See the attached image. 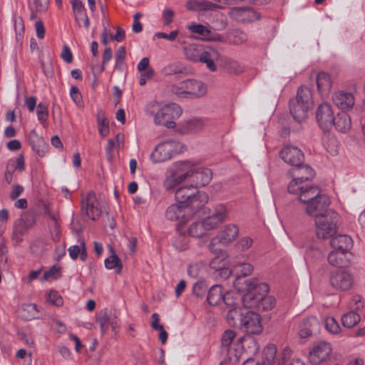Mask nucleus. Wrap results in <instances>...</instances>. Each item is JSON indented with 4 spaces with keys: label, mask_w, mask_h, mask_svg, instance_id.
Wrapping results in <instances>:
<instances>
[{
    "label": "nucleus",
    "mask_w": 365,
    "mask_h": 365,
    "mask_svg": "<svg viewBox=\"0 0 365 365\" xmlns=\"http://www.w3.org/2000/svg\"><path fill=\"white\" fill-rule=\"evenodd\" d=\"M290 173L293 180L289 184L287 190L289 193L297 195L298 200L307 205L306 212L314 213L317 210L314 203H318V210H322L329 203V196L322 194L317 186L301 185L303 182L312 180L315 175L314 170L309 165L303 163L294 165L290 170Z\"/></svg>",
    "instance_id": "obj_1"
},
{
    "label": "nucleus",
    "mask_w": 365,
    "mask_h": 365,
    "mask_svg": "<svg viewBox=\"0 0 365 365\" xmlns=\"http://www.w3.org/2000/svg\"><path fill=\"white\" fill-rule=\"evenodd\" d=\"M314 207L318 206V203L314 204ZM330 202L324 207L317 209L314 213L307 212L309 215L316 217V233L319 238L326 239L332 237L337 229V222L339 215L337 212L329 209Z\"/></svg>",
    "instance_id": "obj_2"
},
{
    "label": "nucleus",
    "mask_w": 365,
    "mask_h": 365,
    "mask_svg": "<svg viewBox=\"0 0 365 365\" xmlns=\"http://www.w3.org/2000/svg\"><path fill=\"white\" fill-rule=\"evenodd\" d=\"M175 197L178 204L190 209L192 214L202 209L209 200L206 192H200L191 183L178 188L175 192Z\"/></svg>",
    "instance_id": "obj_3"
},
{
    "label": "nucleus",
    "mask_w": 365,
    "mask_h": 365,
    "mask_svg": "<svg viewBox=\"0 0 365 365\" xmlns=\"http://www.w3.org/2000/svg\"><path fill=\"white\" fill-rule=\"evenodd\" d=\"M312 104V91L305 86L299 87L296 97L289 101V111L294 120L303 123L307 118Z\"/></svg>",
    "instance_id": "obj_4"
},
{
    "label": "nucleus",
    "mask_w": 365,
    "mask_h": 365,
    "mask_svg": "<svg viewBox=\"0 0 365 365\" xmlns=\"http://www.w3.org/2000/svg\"><path fill=\"white\" fill-rule=\"evenodd\" d=\"M194 163L189 160L178 161L167 170L166 178L163 182L166 190H174L177 186L187 180H190Z\"/></svg>",
    "instance_id": "obj_5"
},
{
    "label": "nucleus",
    "mask_w": 365,
    "mask_h": 365,
    "mask_svg": "<svg viewBox=\"0 0 365 365\" xmlns=\"http://www.w3.org/2000/svg\"><path fill=\"white\" fill-rule=\"evenodd\" d=\"M170 91L179 98L195 99L207 94V86L201 81L189 78L172 85Z\"/></svg>",
    "instance_id": "obj_6"
},
{
    "label": "nucleus",
    "mask_w": 365,
    "mask_h": 365,
    "mask_svg": "<svg viewBox=\"0 0 365 365\" xmlns=\"http://www.w3.org/2000/svg\"><path fill=\"white\" fill-rule=\"evenodd\" d=\"M182 149V144L178 140H165L155 146L150 154V158L154 163L164 162L181 153Z\"/></svg>",
    "instance_id": "obj_7"
},
{
    "label": "nucleus",
    "mask_w": 365,
    "mask_h": 365,
    "mask_svg": "<svg viewBox=\"0 0 365 365\" xmlns=\"http://www.w3.org/2000/svg\"><path fill=\"white\" fill-rule=\"evenodd\" d=\"M182 113V110L178 104L168 103L160 108L155 114V123L168 128H173L176 125L175 120L181 115Z\"/></svg>",
    "instance_id": "obj_8"
},
{
    "label": "nucleus",
    "mask_w": 365,
    "mask_h": 365,
    "mask_svg": "<svg viewBox=\"0 0 365 365\" xmlns=\"http://www.w3.org/2000/svg\"><path fill=\"white\" fill-rule=\"evenodd\" d=\"M329 282L335 291L348 292L354 287V277L349 271L339 269L331 272Z\"/></svg>",
    "instance_id": "obj_9"
},
{
    "label": "nucleus",
    "mask_w": 365,
    "mask_h": 365,
    "mask_svg": "<svg viewBox=\"0 0 365 365\" xmlns=\"http://www.w3.org/2000/svg\"><path fill=\"white\" fill-rule=\"evenodd\" d=\"M247 293L242 298L244 307L247 308H258L262 292L259 290L260 284L257 279H245Z\"/></svg>",
    "instance_id": "obj_10"
},
{
    "label": "nucleus",
    "mask_w": 365,
    "mask_h": 365,
    "mask_svg": "<svg viewBox=\"0 0 365 365\" xmlns=\"http://www.w3.org/2000/svg\"><path fill=\"white\" fill-rule=\"evenodd\" d=\"M235 332L233 330H226L221 338L222 351L226 353L229 360L232 363H238L241 358V351L235 346H231L232 342L235 338Z\"/></svg>",
    "instance_id": "obj_11"
},
{
    "label": "nucleus",
    "mask_w": 365,
    "mask_h": 365,
    "mask_svg": "<svg viewBox=\"0 0 365 365\" xmlns=\"http://www.w3.org/2000/svg\"><path fill=\"white\" fill-rule=\"evenodd\" d=\"M81 211L94 221L101 215V207L93 191H89L86 197L81 200Z\"/></svg>",
    "instance_id": "obj_12"
},
{
    "label": "nucleus",
    "mask_w": 365,
    "mask_h": 365,
    "mask_svg": "<svg viewBox=\"0 0 365 365\" xmlns=\"http://www.w3.org/2000/svg\"><path fill=\"white\" fill-rule=\"evenodd\" d=\"M334 111L328 103H321L316 110V118L319 126L324 131L329 130L334 123Z\"/></svg>",
    "instance_id": "obj_13"
},
{
    "label": "nucleus",
    "mask_w": 365,
    "mask_h": 365,
    "mask_svg": "<svg viewBox=\"0 0 365 365\" xmlns=\"http://www.w3.org/2000/svg\"><path fill=\"white\" fill-rule=\"evenodd\" d=\"M239 329L247 335L258 334L262 331L261 317L252 311L245 312V316Z\"/></svg>",
    "instance_id": "obj_14"
},
{
    "label": "nucleus",
    "mask_w": 365,
    "mask_h": 365,
    "mask_svg": "<svg viewBox=\"0 0 365 365\" xmlns=\"http://www.w3.org/2000/svg\"><path fill=\"white\" fill-rule=\"evenodd\" d=\"M207 123L206 118L195 117L185 120L178 125L177 130L182 135L195 134L200 132Z\"/></svg>",
    "instance_id": "obj_15"
},
{
    "label": "nucleus",
    "mask_w": 365,
    "mask_h": 365,
    "mask_svg": "<svg viewBox=\"0 0 365 365\" xmlns=\"http://www.w3.org/2000/svg\"><path fill=\"white\" fill-rule=\"evenodd\" d=\"M228 15L231 19L241 23H250L260 19L259 14L248 6L232 7Z\"/></svg>",
    "instance_id": "obj_16"
},
{
    "label": "nucleus",
    "mask_w": 365,
    "mask_h": 365,
    "mask_svg": "<svg viewBox=\"0 0 365 365\" xmlns=\"http://www.w3.org/2000/svg\"><path fill=\"white\" fill-rule=\"evenodd\" d=\"M194 214L192 210L180 204L172 205L168 207L165 212L167 219L179 221V226H183Z\"/></svg>",
    "instance_id": "obj_17"
},
{
    "label": "nucleus",
    "mask_w": 365,
    "mask_h": 365,
    "mask_svg": "<svg viewBox=\"0 0 365 365\" xmlns=\"http://www.w3.org/2000/svg\"><path fill=\"white\" fill-rule=\"evenodd\" d=\"M279 156L286 163L293 167L302 164L304 160L302 151L292 145L284 146L280 151Z\"/></svg>",
    "instance_id": "obj_18"
},
{
    "label": "nucleus",
    "mask_w": 365,
    "mask_h": 365,
    "mask_svg": "<svg viewBox=\"0 0 365 365\" xmlns=\"http://www.w3.org/2000/svg\"><path fill=\"white\" fill-rule=\"evenodd\" d=\"M212 178V172L207 168H202L194 164L190 181L197 189L210 183Z\"/></svg>",
    "instance_id": "obj_19"
},
{
    "label": "nucleus",
    "mask_w": 365,
    "mask_h": 365,
    "mask_svg": "<svg viewBox=\"0 0 365 365\" xmlns=\"http://www.w3.org/2000/svg\"><path fill=\"white\" fill-rule=\"evenodd\" d=\"M329 344L323 342L315 346L309 352V361L314 365H319L327 359L331 353Z\"/></svg>",
    "instance_id": "obj_20"
},
{
    "label": "nucleus",
    "mask_w": 365,
    "mask_h": 365,
    "mask_svg": "<svg viewBox=\"0 0 365 365\" xmlns=\"http://www.w3.org/2000/svg\"><path fill=\"white\" fill-rule=\"evenodd\" d=\"M220 56L219 51L211 46H204L201 53L198 62L206 64L207 68L212 72L216 71L217 66L215 61H217Z\"/></svg>",
    "instance_id": "obj_21"
},
{
    "label": "nucleus",
    "mask_w": 365,
    "mask_h": 365,
    "mask_svg": "<svg viewBox=\"0 0 365 365\" xmlns=\"http://www.w3.org/2000/svg\"><path fill=\"white\" fill-rule=\"evenodd\" d=\"M235 346L241 351V356L243 353L248 354H255L259 350V346L256 339L251 336H241L238 339L237 343L235 344Z\"/></svg>",
    "instance_id": "obj_22"
},
{
    "label": "nucleus",
    "mask_w": 365,
    "mask_h": 365,
    "mask_svg": "<svg viewBox=\"0 0 365 365\" xmlns=\"http://www.w3.org/2000/svg\"><path fill=\"white\" fill-rule=\"evenodd\" d=\"M319 322L317 319L314 317H310L297 322V324H295V329L297 330L298 334L301 338H307L312 334V330L317 328Z\"/></svg>",
    "instance_id": "obj_23"
},
{
    "label": "nucleus",
    "mask_w": 365,
    "mask_h": 365,
    "mask_svg": "<svg viewBox=\"0 0 365 365\" xmlns=\"http://www.w3.org/2000/svg\"><path fill=\"white\" fill-rule=\"evenodd\" d=\"M332 101L336 107L344 110L351 108L354 105V98L350 93L336 92L332 96Z\"/></svg>",
    "instance_id": "obj_24"
},
{
    "label": "nucleus",
    "mask_w": 365,
    "mask_h": 365,
    "mask_svg": "<svg viewBox=\"0 0 365 365\" xmlns=\"http://www.w3.org/2000/svg\"><path fill=\"white\" fill-rule=\"evenodd\" d=\"M28 138L32 150L39 156H44L48 150V145L44 139L39 136L34 130L29 133Z\"/></svg>",
    "instance_id": "obj_25"
},
{
    "label": "nucleus",
    "mask_w": 365,
    "mask_h": 365,
    "mask_svg": "<svg viewBox=\"0 0 365 365\" xmlns=\"http://www.w3.org/2000/svg\"><path fill=\"white\" fill-rule=\"evenodd\" d=\"M259 290L262 292L259 304L257 309L267 311L272 309L275 305V299L270 295H267L269 292V286L267 283L260 282L258 285Z\"/></svg>",
    "instance_id": "obj_26"
},
{
    "label": "nucleus",
    "mask_w": 365,
    "mask_h": 365,
    "mask_svg": "<svg viewBox=\"0 0 365 365\" xmlns=\"http://www.w3.org/2000/svg\"><path fill=\"white\" fill-rule=\"evenodd\" d=\"M239 234V228L235 224L227 225L223 230H221L217 238L212 240V243L218 240L220 243L227 244L234 241Z\"/></svg>",
    "instance_id": "obj_27"
},
{
    "label": "nucleus",
    "mask_w": 365,
    "mask_h": 365,
    "mask_svg": "<svg viewBox=\"0 0 365 365\" xmlns=\"http://www.w3.org/2000/svg\"><path fill=\"white\" fill-rule=\"evenodd\" d=\"M248 310L240 307H231L227 310L226 319L230 326L240 328L245 316V312Z\"/></svg>",
    "instance_id": "obj_28"
},
{
    "label": "nucleus",
    "mask_w": 365,
    "mask_h": 365,
    "mask_svg": "<svg viewBox=\"0 0 365 365\" xmlns=\"http://www.w3.org/2000/svg\"><path fill=\"white\" fill-rule=\"evenodd\" d=\"M352 239L346 235H339L333 238L330 241V245L334 250H339L347 253L352 247Z\"/></svg>",
    "instance_id": "obj_29"
},
{
    "label": "nucleus",
    "mask_w": 365,
    "mask_h": 365,
    "mask_svg": "<svg viewBox=\"0 0 365 365\" xmlns=\"http://www.w3.org/2000/svg\"><path fill=\"white\" fill-rule=\"evenodd\" d=\"M333 125L341 133H346L351 129V120L349 115L344 111H341L334 118Z\"/></svg>",
    "instance_id": "obj_30"
},
{
    "label": "nucleus",
    "mask_w": 365,
    "mask_h": 365,
    "mask_svg": "<svg viewBox=\"0 0 365 365\" xmlns=\"http://www.w3.org/2000/svg\"><path fill=\"white\" fill-rule=\"evenodd\" d=\"M332 81L330 76L325 72H319L317 76L318 91L322 96L327 95L331 90Z\"/></svg>",
    "instance_id": "obj_31"
},
{
    "label": "nucleus",
    "mask_w": 365,
    "mask_h": 365,
    "mask_svg": "<svg viewBox=\"0 0 365 365\" xmlns=\"http://www.w3.org/2000/svg\"><path fill=\"white\" fill-rule=\"evenodd\" d=\"M223 296L222 287L219 284L213 285L207 292V303L210 306H217L222 301Z\"/></svg>",
    "instance_id": "obj_32"
},
{
    "label": "nucleus",
    "mask_w": 365,
    "mask_h": 365,
    "mask_svg": "<svg viewBox=\"0 0 365 365\" xmlns=\"http://www.w3.org/2000/svg\"><path fill=\"white\" fill-rule=\"evenodd\" d=\"M108 249L110 253V257H108L105 259V267L108 269H115V272L117 274H120L123 268L122 262L118 256L115 254V252L113 246L109 245Z\"/></svg>",
    "instance_id": "obj_33"
},
{
    "label": "nucleus",
    "mask_w": 365,
    "mask_h": 365,
    "mask_svg": "<svg viewBox=\"0 0 365 365\" xmlns=\"http://www.w3.org/2000/svg\"><path fill=\"white\" fill-rule=\"evenodd\" d=\"M346 254L344 252L334 250L328 255L329 263L335 267H345L349 264V260L346 258Z\"/></svg>",
    "instance_id": "obj_34"
},
{
    "label": "nucleus",
    "mask_w": 365,
    "mask_h": 365,
    "mask_svg": "<svg viewBox=\"0 0 365 365\" xmlns=\"http://www.w3.org/2000/svg\"><path fill=\"white\" fill-rule=\"evenodd\" d=\"M96 122L98 125V130L99 135L104 138L109 134V120L106 116V113L103 110L98 109L96 114Z\"/></svg>",
    "instance_id": "obj_35"
},
{
    "label": "nucleus",
    "mask_w": 365,
    "mask_h": 365,
    "mask_svg": "<svg viewBox=\"0 0 365 365\" xmlns=\"http://www.w3.org/2000/svg\"><path fill=\"white\" fill-rule=\"evenodd\" d=\"M203 48L204 46L202 45L192 43L185 47L184 54L187 59L198 62Z\"/></svg>",
    "instance_id": "obj_36"
},
{
    "label": "nucleus",
    "mask_w": 365,
    "mask_h": 365,
    "mask_svg": "<svg viewBox=\"0 0 365 365\" xmlns=\"http://www.w3.org/2000/svg\"><path fill=\"white\" fill-rule=\"evenodd\" d=\"M178 235L174 238L173 245L175 249L179 252L183 251L187 248L188 239L185 235V230L183 226L178 227Z\"/></svg>",
    "instance_id": "obj_37"
},
{
    "label": "nucleus",
    "mask_w": 365,
    "mask_h": 365,
    "mask_svg": "<svg viewBox=\"0 0 365 365\" xmlns=\"http://www.w3.org/2000/svg\"><path fill=\"white\" fill-rule=\"evenodd\" d=\"M71 4L76 24L81 27L80 21L87 15L84 4L81 0H71Z\"/></svg>",
    "instance_id": "obj_38"
},
{
    "label": "nucleus",
    "mask_w": 365,
    "mask_h": 365,
    "mask_svg": "<svg viewBox=\"0 0 365 365\" xmlns=\"http://www.w3.org/2000/svg\"><path fill=\"white\" fill-rule=\"evenodd\" d=\"M232 272L236 280H239L241 277L251 274L253 272V266L250 263H239L233 266Z\"/></svg>",
    "instance_id": "obj_39"
},
{
    "label": "nucleus",
    "mask_w": 365,
    "mask_h": 365,
    "mask_svg": "<svg viewBox=\"0 0 365 365\" xmlns=\"http://www.w3.org/2000/svg\"><path fill=\"white\" fill-rule=\"evenodd\" d=\"M206 230L202 221H195L190 224L189 227L185 230V232L192 237L199 238L206 234Z\"/></svg>",
    "instance_id": "obj_40"
},
{
    "label": "nucleus",
    "mask_w": 365,
    "mask_h": 365,
    "mask_svg": "<svg viewBox=\"0 0 365 365\" xmlns=\"http://www.w3.org/2000/svg\"><path fill=\"white\" fill-rule=\"evenodd\" d=\"M360 319L359 314L354 311H350L342 315L341 321L344 327L350 329L356 326Z\"/></svg>",
    "instance_id": "obj_41"
},
{
    "label": "nucleus",
    "mask_w": 365,
    "mask_h": 365,
    "mask_svg": "<svg viewBox=\"0 0 365 365\" xmlns=\"http://www.w3.org/2000/svg\"><path fill=\"white\" fill-rule=\"evenodd\" d=\"M35 223L34 217L31 219L29 217L19 219L15 222V231L16 233L22 235L26 230Z\"/></svg>",
    "instance_id": "obj_42"
},
{
    "label": "nucleus",
    "mask_w": 365,
    "mask_h": 365,
    "mask_svg": "<svg viewBox=\"0 0 365 365\" xmlns=\"http://www.w3.org/2000/svg\"><path fill=\"white\" fill-rule=\"evenodd\" d=\"M227 38L230 43L240 45L247 41V36L245 32L240 29H234L229 33Z\"/></svg>",
    "instance_id": "obj_43"
},
{
    "label": "nucleus",
    "mask_w": 365,
    "mask_h": 365,
    "mask_svg": "<svg viewBox=\"0 0 365 365\" xmlns=\"http://www.w3.org/2000/svg\"><path fill=\"white\" fill-rule=\"evenodd\" d=\"M163 71L165 75L171 76L180 73H186L187 68L183 66L182 63L175 62L165 66Z\"/></svg>",
    "instance_id": "obj_44"
},
{
    "label": "nucleus",
    "mask_w": 365,
    "mask_h": 365,
    "mask_svg": "<svg viewBox=\"0 0 365 365\" xmlns=\"http://www.w3.org/2000/svg\"><path fill=\"white\" fill-rule=\"evenodd\" d=\"M96 321L100 324L102 333H105L110 324H113L111 322V317L108 314L106 311H101L96 315Z\"/></svg>",
    "instance_id": "obj_45"
},
{
    "label": "nucleus",
    "mask_w": 365,
    "mask_h": 365,
    "mask_svg": "<svg viewBox=\"0 0 365 365\" xmlns=\"http://www.w3.org/2000/svg\"><path fill=\"white\" fill-rule=\"evenodd\" d=\"M36 114L38 120L43 126H46L48 123V105L40 103L37 105Z\"/></svg>",
    "instance_id": "obj_46"
},
{
    "label": "nucleus",
    "mask_w": 365,
    "mask_h": 365,
    "mask_svg": "<svg viewBox=\"0 0 365 365\" xmlns=\"http://www.w3.org/2000/svg\"><path fill=\"white\" fill-rule=\"evenodd\" d=\"M227 215V209L224 205H219L215 207L214 212L210 215L212 219L220 224L223 222Z\"/></svg>",
    "instance_id": "obj_47"
},
{
    "label": "nucleus",
    "mask_w": 365,
    "mask_h": 365,
    "mask_svg": "<svg viewBox=\"0 0 365 365\" xmlns=\"http://www.w3.org/2000/svg\"><path fill=\"white\" fill-rule=\"evenodd\" d=\"M188 29L192 33L200 35L202 40L210 34V29L202 24H192L188 26Z\"/></svg>",
    "instance_id": "obj_48"
},
{
    "label": "nucleus",
    "mask_w": 365,
    "mask_h": 365,
    "mask_svg": "<svg viewBox=\"0 0 365 365\" xmlns=\"http://www.w3.org/2000/svg\"><path fill=\"white\" fill-rule=\"evenodd\" d=\"M325 327L329 332L336 334L341 331L340 326L334 317H327L325 320Z\"/></svg>",
    "instance_id": "obj_49"
},
{
    "label": "nucleus",
    "mask_w": 365,
    "mask_h": 365,
    "mask_svg": "<svg viewBox=\"0 0 365 365\" xmlns=\"http://www.w3.org/2000/svg\"><path fill=\"white\" fill-rule=\"evenodd\" d=\"M365 302L362 299L359 295L353 296L351 301L349 303V307L351 311L356 312H361L364 308Z\"/></svg>",
    "instance_id": "obj_50"
},
{
    "label": "nucleus",
    "mask_w": 365,
    "mask_h": 365,
    "mask_svg": "<svg viewBox=\"0 0 365 365\" xmlns=\"http://www.w3.org/2000/svg\"><path fill=\"white\" fill-rule=\"evenodd\" d=\"M8 163L12 165L14 170L22 172L25 170L24 157L22 154L16 158L10 159Z\"/></svg>",
    "instance_id": "obj_51"
},
{
    "label": "nucleus",
    "mask_w": 365,
    "mask_h": 365,
    "mask_svg": "<svg viewBox=\"0 0 365 365\" xmlns=\"http://www.w3.org/2000/svg\"><path fill=\"white\" fill-rule=\"evenodd\" d=\"M277 349L274 344H269L264 348L263 354L267 364H271L274 361Z\"/></svg>",
    "instance_id": "obj_52"
},
{
    "label": "nucleus",
    "mask_w": 365,
    "mask_h": 365,
    "mask_svg": "<svg viewBox=\"0 0 365 365\" xmlns=\"http://www.w3.org/2000/svg\"><path fill=\"white\" fill-rule=\"evenodd\" d=\"M226 69L231 73H239L242 72L243 68L240 64L235 60L227 59L225 61Z\"/></svg>",
    "instance_id": "obj_53"
},
{
    "label": "nucleus",
    "mask_w": 365,
    "mask_h": 365,
    "mask_svg": "<svg viewBox=\"0 0 365 365\" xmlns=\"http://www.w3.org/2000/svg\"><path fill=\"white\" fill-rule=\"evenodd\" d=\"M70 96L72 100L75 102V103L78 107H83V102L82 98V95L79 91V89L78 87L73 86L71 88L70 91Z\"/></svg>",
    "instance_id": "obj_54"
},
{
    "label": "nucleus",
    "mask_w": 365,
    "mask_h": 365,
    "mask_svg": "<svg viewBox=\"0 0 365 365\" xmlns=\"http://www.w3.org/2000/svg\"><path fill=\"white\" fill-rule=\"evenodd\" d=\"M48 7V0H33L29 4L30 10L45 11Z\"/></svg>",
    "instance_id": "obj_55"
},
{
    "label": "nucleus",
    "mask_w": 365,
    "mask_h": 365,
    "mask_svg": "<svg viewBox=\"0 0 365 365\" xmlns=\"http://www.w3.org/2000/svg\"><path fill=\"white\" fill-rule=\"evenodd\" d=\"M252 238L245 237L240 240L235 247L238 252H243L248 250L252 246Z\"/></svg>",
    "instance_id": "obj_56"
},
{
    "label": "nucleus",
    "mask_w": 365,
    "mask_h": 365,
    "mask_svg": "<svg viewBox=\"0 0 365 365\" xmlns=\"http://www.w3.org/2000/svg\"><path fill=\"white\" fill-rule=\"evenodd\" d=\"M206 291L207 287L202 282H197L192 286V293L197 297L202 298Z\"/></svg>",
    "instance_id": "obj_57"
},
{
    "label": "nucleus",
    "mask_w": 365,
    "mask_h": 365,
    "mask_svg": "<svg viewBox=\"0 0 365 365\" xmlns=\"http://www.w3.org/2000/svg\"><path fill=\"white\" fill-rule=\"evenodd\" d=\"M24 312H28V316L25 317L26 320L35 319L36 314L38 312V307L36 304H27L24 306Z\"/></svg>",
    "instance_id": "obj_58"
},
{
    "label": "nucleus",
    "mask_w": 365,
    "mask_h": 365,
    "mask_svg": "<svg viewBox=\"0 0 365 365\" xmlns=\"http://www.w3.org/2000/svg\"><path fill=\"white\" fill-rule=\"evenodd\" d=\"M155 71L152 68H148L147 70H144L140 73L139 84L144 86L148 81L153 79L154 77Z\"/></svg>",
    "instance_id": "obj_59"
},
{
    "label": "nucleus",
    "mask_w": 365,
    "mask_h": 365,
    "mask_svg": "<svg viewBox=\"0 0 365 365\" xmlns=\"http://www.w3.org/2000/svg\"><path fill=\"white\" fill-rule=\"evenodd\" d=\"M48 302L56 306L60 307L63 304V301L61 295L57 291L51 290L48 294Z\"/></svg>",
    "instance_id": "obj_60"
},
{
    "label": "nucleus",
    "mask_w": 365,
    "mask_h": 365,
    "mask_svg": "<svg viewBox=\"0 0 365 365\" xmlns=\"http://www.w3.org/2000/svg\"><path fill=\"white\" fill-rule=\"evenodd\" d=\"M226 305L227 309H230L231 307H240L238 302L236 299L233 298V295L231 293L227 292L224 294L222 301Z\"/></svg>",
    "instance_id": "obj_61"
},
{
    "label": "nucleus",
    "mask_w": 365,
    "mask_h": 365,
    "mask_svg": "<svg viewBox=\"0 0 365 365\" xmlns=\"http://www.w3.org/2000/svg\"><path fill=\"white\" fill-rule=\"evenodd\" d=\"M115 145V140L109 139L106 146V154L107 160L109 163H112L114 159L113 150Z\"/></svg>",
    "instance_id": "obj_62"
},
{
    "label": "nucleus",
    "mask_w": 365,
    "mask_h": 365,
    "mask_svg": "<svg viewBox=\"0 0 365 365\" xmlns=\"http://www.w3.org/2000/svg\"><path fill=\"white\" fill-rule=\"evenodd\" d=\"M179 31L178 30L172 31L170 34H166L164 32H158L155 34L154 37L158 38H164L169 41H174L176 40L178 36Z\"/></svg>",
    "instance_id": "obj_63"
},
{
    "label": "nucleus",
    "mask_w": 365,
    "mask_h": 365,
    "mask_svg": "<svg viewBox=\"0 0 365 365\" xmlns=\"http://www.w3.org/2000/svg\"><path fill=\"white\" fill-rule=\"evenodd\" d=\"M174 11L170 8H166L163 11L162 19L165 26H169L173 21Z\"/></svg>",
    "instance_id": "obj_64"
}]
</instances>
